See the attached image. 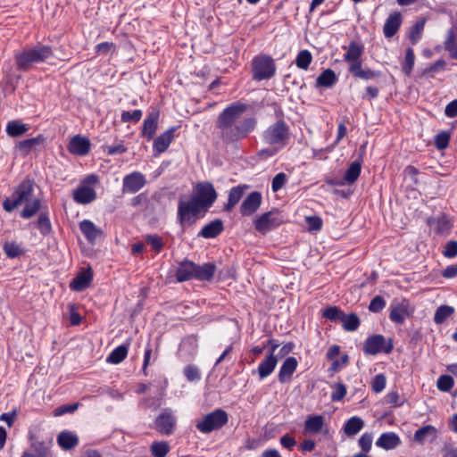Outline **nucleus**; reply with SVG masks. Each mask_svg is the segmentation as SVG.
I'll use <instances>...</instances> for the list:
<instances>
[{"label": "nucleus", "mask_w": 457, "mask_h": 457, "mask_svg": "<svg viewBox=\"0 0 457 457\" xmlns=\"http://www.w3.org/2000/svg\"><path fill=\"white\" fill-rule=\"evenodd\" d=\"M262 139L267 145L272 146V149L263 150L261 154L274 155L289 142L290 129L288 125L282 120H277L263 132Z\"/></svg>", "instance_id": "f257e3e1"}, {"label": "nucleus", "mask_w": 457, "mask_h": 457, "mask_svg": "<svg viewBox=\"0 0 457 457\" xmlns=\"http://www.w3.org/2000/svg\"><path fill=\"white\" fill-rule=\"evenodd\" d=\"M246 110L244 104H233L228 106L217 120V128L221 132V137L227 141H235V122L242 116Z\"/></svg>", "instance_id": "f03ea898"}, {"label": "nucleus", "mask_w": 457, "mask_h": 457, "mask_svg": "<svg viewBox=\"0 0 457 457\" xmlns=\"http://www.w3.org/2000/svg\"><path fill=\"white\" fill-rule=\"evenodd\" d=\"M53 56V50L48 46L38 45L33 48L15 54L19 69L27 71L33 63L42 62Z\"/></svg>", "instance_id": "7ed1b4c3"}, {"label": "nucleus", "mask_w": 457, "mask_h": 457, "mask_svg": "<svg viewBox=\"0 0 457 457\" xmlns=\"http://www.w3.org/2000/svg\"><path fill=\"white\" fill-rule=\"evenodd\" d=\"M34 192V183L29 180L26 179L23 180L14 190L12 196L9 198H6L3 202V207L4 209L11 212L15 208L21 204H25L29 201L34 199L36 196L33 195Z\"/></svg>", "instance_id": "20e7f679"}, {"label": "nucleus", "mask_w": 457, "mask_h": 457, "mask_svg": "<svg viewBox=\"0 0 457 457\" xmlns=\"http://www.w3.org/2000/svg\"><path fill=\"white\" fill-rule=\"evenodd\" d=\"M228 420V413L222 409H215L213 411L204 415L202 420L196 422V428L204 433L209 434L213 430L221 428Z\"/></svg>", "instance_id": "39448f33"}, {"label": "nucleus", "mask_w": 457, "mask_h": 457, "mask_svg": "<svg viewBox=\"0 0 457 457\" xmlns=\"http://www.w3.org/2000/svg\"><path fill=\"white\" fill-rule=\"evenodd\" d=\"M203 209L193 198L185 201L179 199L178 205V216L181 226H189L195 221L196 215Z\"/></svg>", "instance_id": "423d86ee"}, {"label": "nucleus", "mask_w": 457, "mask_h": 457, "mask_svg": "<svg viewBox=\"0 0 457 457\" xmlns=\"http://www.w3.org/2000/svg\"><path fill=\"white\" fill-rule=\"evenodd\" d=\"M253 77L256 80L271 78L276 71L273 60L266 55L257 56L253 60Z\"/></svg>", "instance_id": "0eeeda50"}, {"label": "nucleus", "mask_w": 457, "mask_h": 457, "mask_svg": "<svg viewBox=\"0 0 457 457\" xmlns=\"http://www.w3.org/2000/svg\"><path fill=\"white\" fill-rule=\"evenodd\" d=\"M196 193L192 197L199 205L207 210L210 208L217 198V193L211 183H199L195 187Z\"/></svg>", "instance_id": "6e6552de"}, {"label": "nucleus", "mask_w": 457, "mask_h": 457, "mask_svg": "<svg viewBox=\"0 0 457 457\" xmlns=\"http://www.w3.org/2000/svg\"><path fill=\"white\" fill-rule=\"evenodd\" d=\"M367 354H377L380 352L389 353L393 350L391 340L386 339L381 335H375L367 338L363 347Z\"/></svg>", "instance_id": "1a4fd4ad"}, {"label": "nucleus", "mask_w": 457, "mask_h": 457, "mask_svg": "<svg viewBox=\"0 0 457 457\" xmlns=\"http://www.w3.org/2000/svg\"><path fill=\"white\" fill-rule=\"evenodd\" d=\"M281 220L278 215L274 212H269L262 214L254 220L255 229L262 234L278 227Z\"/></svg>", "instance_id": "9d476101"}, {"label": "nucleus", "mask_w": 457, "mask_h": 457, "mask_svg": "<svg viewBox=\"0 0 457 457\" xmlns=\"http://www.w3.org/2000/svg\"><path fill=\"white\" fill-rule=\"evenodd\" d=\"M175 425L176 420L168 409L163 410L154 421L155 429L162 435L172 434Z\"/></svg>", "instance_id": "9b49d317"}, {"label": "nucleus", "mask_w": 457, "mask_h": 457, "mask_svg": "<svg viewBox=\"0 0 457 457\" xmlns=\"http://www.w3.org/2000/svg\"><path fill=\"white\" fill-rule=\"evenodd\" d=\"M46 138L43 135L36 137L25 139L15 145V151L22 156H27L33 151H37L44 145Z\"/></svg>", "instance_id": "f8f14e48"}, {"label": "nucleus", "mask_w": 457, "mask_h": 457, "mask_svg": "<svg viewBox=\"0 0 457 457\" xmlns=\"http://www.w3.org/2000/svg\"><path fill=\"white\" fill-rule=\"evenodd\" d=\"M145 184V177L139 172H133L124 177L122 192L134 194L139 191Z\"/></svg>", "instance_id": "ddd939ff"}, {"label": "nucleus", "mask_w": 457, "mask_h": 457, "mask_svg": "<svg viewBox=\"0 0 457 457\" xmlns=\"http://www.w3.org/2000/svg\"><path fill=\"white\" fill-rule=\"evenodd\" d=\"M262 199V197L260 192L254 191L250 193L241 204V214L244 216H249L254 213L260 207Z\"/></svg>", "instance_id": "4468645a"}, {"label": "nucleus", "mask_w": 457, "mask_h": 457, "mask_svg": "<svg viewBox=\"0 0 457 457\" xmlns=\"http://www.w3.org/2000/svg\"><path fill=\"white\" fill-rule=\"evenodd\" d=\"M430 228L437 235H447L453 227L451 220L445 214L428 220Z\"/></svg>", "instance_id": "2eb2a0df"}, {"label": "nucleus", "mask_w": 457, "mask_h": 457, "mask_svg": "<svg viewBox=\"0 0 457 457\" xmlns=\"http://www.w3.org/2000/svg\"><path fill=\"white\" fill-rule=\"evenodd\" d=\"M69 151L77 155H85L89 152L90 141L81 136H74L68 145Z\"/></svg>", "instance_id": "dca6fc26"}, {"label": "nucleus", "mask_w": 457, "mask_h": 457, "mask_svg": "<svg viewBox=\"0 0 457 457\" xmlns=\"http://www.w3.org/2000/svg\"><path fill=\"white\" fill-rule=\"evenodd\" d=\"M402 24V15L399 12L391 13L383 27V32L386 37L390 38L394 37L398 31Z\"/></svg>", "instance_id": "f3484780"}, {"label": "nucleus", "mask_w": 457, "mask_h": 457, "mask_svg": "<svg viewBox=\"0 0 457 457\" xmlns=\"http://www.w3.org/2000/svg\"><path fill=\"white\" fill-rule=\"evenodd\" d=\"M409 303L403 300L401 303H394L391 305L390 319L395 323L402 324L410 315Z\"/></svg>", "instance_id": "a211bd4d"}, {"label": "nucleus", "mask_w": 457, "mask_h": 457, "mask_svg": "<svg viewBox=\"0 0 457 457\" xmlns=\"http://www.w3.org/2000/svg\"><path fill=\"white\" fill-rule=\"evenodd\" d=\"M79 228L87 241L90 243H95V241L98 237H101L104 234L101 228L96 227L91 220H82L79 223Z\"/></svg>", "instance_id": "6ab92c4d"}, {"label": "nucleus", "mask_w": 457, "mask_h": 457, "mask_svg": "<svg viewBox=\"0 0 457 457\" xmlns=\"http://www.w3.org/2000/svg\"><path fill=\"white\" fill-rule=\"evenodd\" d=\"M175 128H170L161 134L154 142V151L160 154L167 150L174 137Z\"/></svg>", "instance_id": "aec40b11"}, {"label": "nucleus", "mask_w": 457, "mask_h": 457, "mask_svg": "<svg viewBox=\"0 0 457 457\" xmlns=\"http://www.w3.org/2000/svg\"><path fill=\"white\" fill-rule=\"evenodd\" d=\"M159 112L152 111L144 120L142 135L150 140L156 132L158 128Z\"/></svg>", "instance_id": "412c9836"}, {"label": "nucleus", "mask_w": 457, "mask_h": 457, "mask_svg": "<svg viewBox=\"0 0 457 457\" xmlns=\"http://www.w3.org/2000/svg\"><path fill=\"white\" fill-rule=\"evenodd\" d=\"M298 362L295 357H287L280 367L278 379L281 383L290 380L297 368Z\"/></svg>", "instance_id": "4be33fe9"}, {"label": "nucleus", "mask_w": 457, "mask_h": 457, "mask_svg": "<svg viewBox=\"0 0 457 457\" xmlns=\"http://www.w3.org/2000/svg\"><path fill=\"white\" fill-rule=\"evenodd\" d=\"M195 263L190 261L181 262L176 271L177 280L179 282L195 278Z\"/></svg>", "instance_id": "5701e85b"}, {"label": "nucleus", "mask_w": 457, "mask_h": 457, "mask_svg": "<svg viewBox=\"0 0 457 457\" xmlns=\"http://www.w3.org/2000/svg\"><path fill=\"white\" fill-rule=\"evenodd\" d=\"M92 272L88 270L80 272L77 277L71 282L70 287L72 290L79 292L83 291L89 287L92 281Z\"/></svg>", "instance_id": "b1692460"}, {"label": "nucleus", "mask_w": 457, "mask_h": 457, "mask_svg": "<svg viewBox=\"0 0 457 457\" xmlns=\"http://www.w3.org/2000/svg\"><path fill=\"white\" fill-rule=\"evenodd\" d=\"M223 223L220 220H215L206 224L198 233L199 237L204 238H213L223 231Z\"/></svg>", "instance_id": "393cba45"}, {"label": "nucleus", "mask_w": 457, "mask_h": 457, "mask_svg": "<svg viewBox=\"0 0 457 457\" xmlns=\"http://www.w3.org/2000/svg\"><path fill=\"white\" fill-rule=\"evenodd\" d=\"M96 197V191L89 187H80L73 193V198L79 204H89L94 201Z\"/></svg>", "instance_id": "a878e982"}, {"label": "nucleus", "mask_w": 457, "mask_h": 457, "mask_svg": "<svg viewBox=\"0 0 457 457\" xmlns=\"http://www.w3.org/2000/svg\"><path fill=\"white\" fill-rule=\"evenodd\" d=\"M436 436L437 429L431 425H427L416 430L414 434V441L423 445L426 440L429 439L430 441H433Z\"/></svg>", "instance_id": "bb28decb"}, {"label": "nucleus", "mask_w": 457, "mask_h": 457, "mask_svg": "<svg viewBox=\"0 0 457 457\" xmlns=\"http://www.w3.org/2000/svg\"><path fill=\"white\" fill-rule=\"evenodd\" d=\"M57 442L63 450H71L79 444V437L71 431H62L58 435Z\"/></svg>", "instance_id": "cd10ccee"}, {"label": "nucleus", "mask_w": 457, "mask_h": 457, "mask_svg": "<svg viewBox=\"0 0 457 457\" xmlns=\"http://www.w3.org/2000/svg\"><path fill=\"white\" fill-rule=\"evenodd\" d=\"M278 363V357L270 353L259 365L258 373L260 378H264L272 373Z\"/></svg>", "instance_id": "c85d7f7f"}, {"label": "nucleus", "mask_w": 457, "mask_h": 457, "mask_svg": "<svg viewBox=\"0 0 457 457\" xmlns=\"http://www.w3.org/2000/svg\"><path fill=\"white\" fill-rule=\"evenodd\" d=\"M401 443L399 436L393 433H384L377 440L376 445L386 450L395 448Z\"/></svg>", "instance_id": "c756f323"}, {"label": "nucleus", "mask_w": 457, "mask_h": 457, "mask_svg": "<svg viewBox=\"0 0 457 457\" xmlns=\"http://www.w3.org/2000/svg\"><path fill=\"white\" fill-rule=\"evenodd\" d=\"M324 425V418L321 415L309 416L304 422V432L317 434L321 431Z\"/></svg>", "instance_id": "7c9ffc66"}, {"label": "nucleus", "mask_w": 457, "mask_h": 457, "mask_svg": "<svg viewBox=\"0 0 457 457\" xmlns=\"http://www.w3.org/2000/svg\"><path fill=\"white\" fill-rule=\"evenodd\" d=\"M363 52V48L358 43L353 41L349 44L348 49L345 54V60L351 64L361 63L359 61L361 54Z\"/></svg>", "instance_id": "2f4dec72"}, {"label": "nucleus", "mask_w": 457, "mask_h": 457, "mask_svg": "<svg viewBox=\"0 0 457 457\" xmlns=\"http://www.w3.org/2000/svg\"><path fill=\"white\" fill-rule=\"evenodd\" d=\"M256 121L253 118L244 120L240 124L235 126V140L245 137L255 127Z\"/></svg>", "instance_id": "473e14b6"}, {"label": "nucleus", "mask_w": 457, "mask_h": 457, "mask_svg": "<svg viewBox=\"0 0 457 457\" xmlns=\"http://www.w3.org/2000/svg\"><path fill=\"white\" fill-rule=\"evenodd\" d=\"M215 270L216 266L212 262L204 263L199 266L195 264V278L199 280H210L213 277Z\"/></svg>", "instance_id": "72a5a7b5"}, {"label": "nucleus", "mask_w": 457, "mask_h": 457, "mask_svg": "<svg viewBox=\"0 0 457 457\" xmlns=\"http://www.w3.org/2000/svg\"><path fill=\"white\" fill-rule=\"evenodd\" d=\"M246 188V186H237L230 189L228 203L225 206L226 211L230 212L236 206L242 198Z\"/></svg>", "instance_id": "f704fd0d"}, {"label": "nucleus", "mask_w": 457, "mask_h": 457, "mask_svg": "<svg viewBox=\"0 0 457 457\" xmlns=\"http://www.w3.org/2000/svg\"><path fill=\"white\" fill-rule=\"evenodd\" d=\"M363 426L364 422L361 418L352 417L345 422L344 426V431L348 436H353L359 433Z\"/></svg>", "instance_id": "c9c22d12"}, {"label": "nucleus", "mask_w": 457, "mask_h": 457, "mask_svg": "<svg viewBox=\"0 0 457 457\" xmlns=\"http://www.w3.org/2000/svg\"><path fill=\"white\" fill-rule=\"evenodd\" d=\"M29 130L27 124L21 123L19 120L9 121L6 126V132L10 137H16L25 134Z\"/></svg>", "instance_id": "e433bc0d"}, {"label": "nucleus", "mask_w": 457, "mask_h": 457, "mask_svg": "<svg viewBox=\"0 0 457 457\" xmlns=\"http://www.w3.org/2000/svg\"><path fill=\"white\" fill-rule=\"evenodd\" d=\"M349 71L353 76L366 80L372 79L378 75L377 72L371 70H362L361 63L351 64Z\"/></svg>", "instance_id": "4c0bfd02"}, {"label": "nucleus", "mask_w": 457, "mask_h": 457, "mask_svg": "<svg viewBox=\"0 0 457 457\" xmlns=\"http://www.w3.org/2000/svg\"><path fill=\"white\" fill-rule=\"evenodd\" d=\"M445 48L450 53V56L457 59V34L453 29H449L445 43Z\"/></svg>", "instance_id": "58836bf2"}, {"label": "nucleus", "mask_w": 457, "mask_h": 457, "mask_svg": "<svg viewBox=\"0 0 457 457\" xmlns=\"http://www.w3.org/2000/svg\"><path fill=\"white\" fill-rule=\"evenodd\" d=\"M340 322L342 323L344 329L346 331H354L360 325V320L355 313H351L349 315L343 313Z\"/></svg>", "instance_id": "ea45409f"}, {"label": "nucleus", "mask_w": 457, "mask_h": 457, "mask_svg": "<svg viewBox=\"0 0 457 457\" xmlns=\"http://www.w3.org/2000/svg\"><path fill=\"white\" fill-rule=\"evenodd\" d=\"M40 200L37 197L29 201L24 204V209L22 210L21 215L22 218L29 219L34 216L40 209Z\"/></svg>", "instance_id": "a19ab883"}, {"label": "nucleus", "mask_w": 457, "mask_h": 457, "mask_svg": "<svg viewBox=\"0 0 457 457\" xmlns=\"http://www.w3.org/2000/svg\"><path fill=\"white\" fill-rule=\"evenodd\" d=\"M361 165L359 162H353L345 173L344 181L347 184H353L356 181L361 173Z\"/></svg>", "instance_id": "79ce46f5"}, {"label": "nucleus", "mask_w": 457, "mask_h": 457, "mask_svg": "<svg viewBox=\"0 0 457 457\" xmlns=\"http://www.w3.org/2000/svg\"><path fill=\"white\" fill-rule=\"evenodd\" d=\"M128 354V346L122 345L116 347L107 357V361L113 364L121 362Z\"/></svg>", "instance_id": "37998d69"}, {"label": "nucleus", "mask_w": 457, "mask_h": 457, "mask_svg": "<svg viewBox=\"0 0 457 457\" xmlns=\"http://www.w3.org/2000/svg\"><path fill=\"white\" fill-rule=\"evenodd\" d=\"M337 81V76L335 72L328 69L324 71L318 78H317V85L320 87H329L335 84Z\"/></svg>", "instance_id": "c03bdc74"}, {"label": "nucleus", "mask_w": 457, "mask_h": 457, "mask_svg": "<svg viewBox=\"0 0 457 457\" xmlns=\"http://www.w3.org/2000/svg\"><path fill=\"white\" fill-rule=\"evenodd\" d=\"M150 451L154 457H166L170 445L165 441H154L150 446Z\"/></svg>", "instance_id": "a18cd8bd"}, {"label": "nucleus", "mask_w": 457, "mask_h": 457, "mask_svg": "<svg viewBox=\"0 0 457 457\" xmlns=\"http://www.w3.org/2000/svg\"><path fill=\"white\" fill-rule=\"evenodd\" d=\"M454 312V308L449 305L439 306L434 315V321L436 324H442L447 318Z\"/></svg>", "instance_id": "49530a36"}, {"label": "nucleus", "mask_w": 457, "mask_h": 457, "mask_svg": "<svg viewBox=\"0 0 457 457\" xmlns=\"http://www.w3.org/2000/svg\"><path fill=\"white\" fill-rule=\"evenodd\" d=\"M424 27L425 20H420L416 21L415 24L411 27L409 33V38L412 45L417 44L420 39Z\"/></svg>", "instance_id": "de8ad7c7"}, {"label": "nucleus", "mask_w": 457, "mask_h": 457, "mask_svg": "<svg viewBox=\"0 0 457 457\" xmlns=\"http://www.w3.org/2000/svg\"><path fill=\"white\" fill-rule=\"evenodd\" d=\"M312 60V56L308 50H302L295 60L296 66L300 69L306 70L311 62Z\"/></svg>", "instance_id": "09e8293b"}, {"label": "nucleus", "mask_w": 457, "mask_h": 457, "mask_svg": "<svg viewBox=\"0 0 457 457\" xmlns=\"http://www.w3.org/2000/svg\"><path fill=\"white\" fill-rule=\"evenodd\" d=\"M4 251L10 258H16L23 253L21 247L15 242H6L4 245Z\"/></svg>", "instance_id": "8fccbe9b"}, {"label": "nucleus", "mask_w": 457, "mask_h": 457, "mask_svg": "<svg viewBox=\"0 0 457 457\" xmlns=\"http://www.w3.org/2000/svg\"><path fill=\"white\" fill-rule=\"evenodd\" d=\"M414 62H415V55H414V52L411 48H408L406 50V54H405V58H404V62H403V71L406 74V75H410L411 71H412V68H413V65H414Z\"/></svg>", "instance_id": "3c124183"}, {"label": "nucleus", "mask_w": 457, "mask_h": 457, "mask_svg": "<svg viewBox=\"0 0 457 457\" xmlns=\"http://www.w3.org/2000/svg\"><path fill=\"white\" fill-rule=\"evenodd\" d=\"M343 313L337 306H330L323 311L322 315L332 321L340 322Z\"/></svg>", "instance_id": "603ef678"}, {"label": "nucleus", "mask_w": 457, "mask_h": 457, "mask_svg": "<svg viewBox=\"0 0 457 457\" xmlns=\"http://www.w3.org/2000/svg\"><path fill=\"white\" fill-rule=\"evenodd\" d=\"M453 378L448 375H442L437 379V388L443 392H448L453 386Z\"/></svg>", "instance_id": "864d4df0"}, {"label": "nucleus", "mask_w": 457, "mask_h": 457, "mask_svg": "<svg viewBox=\"0 0 457 457\" xmlns=\"http://www.w3.org/2000/svg\"><path fill=\"white\" fill-rule=\"evenodd\" d=\"M386 383V377L383 374H378L371 381V388L375 393H380L385 389Z\"/></svg>", "instance_id": "5fc2aeb1"}, {"label": "nucleus", "mask_w": 457, "mask_h": 457, "mask_svg": "<svg viewBox=\"0 0 457 457\" xmlns=\"http://www.w3.org/2000/svg\"><path fill=\"white\" fill-rule=\"evenodd\" d=\"M450 141V135L446 132H441L435 137V145L439 150L445 149Z\"/></svg>", "instance_id": "6e6d98bb"}, {"label": "nucleus", "mask_w": 457, "mask_h": 457, "mask_svg": "<svg viewBox=\"0 0 457 457\" xmlns=\"http://www.w3.org/2000/svg\"><path fill=\"white\" fill-rule=\"evenodd\" d=\"M37 228L43 234H47L51 230V223L46 213H41L37 220Z\"/></svg>", "instance_id": "4d7b16f0"}, {"label": "nucleus", "mask_w": 457, "mask_h": 457, "mask_svg": "<svg viewBox=\"0 0 457 457\" xmlns=\"http://www.w3.org/2000/svg\"><path fill=\"white\" fill-rule=\"evenodd\" d=\"M334 391L331 394V399L334 402L341 401L346 395V387L342 383H337L334 386Z\"/></svg>", "instance_id": "13d9d810"}, {"label": "nucleus", "mask_w": 457, "mask_h": 457, "mask_svg": "<svg viewBox=\"0 0 457 457\" xmlns=\"http://www.w3.org/2000/svg\"><path fill=\"white\" fill-rule=\"evenodd\" d=\"M373 437L371 434L365 433L359 439V445L364 453H367L372 445Z\"/></svg>", "instance_id": "bf43d9fd"}, {"label": "nucleus", "mask_w": 457, "mask_h": 457, "mask_svg": "<svg viewBox=\"0 0 457 457\" xmlns=\"http://www.w3.org/2000/svg\"><path fill=\"white\" fill-rule=\"evenodd\" d=\"M443 254L446 258H453L457 255V241H448L443 250Z\"/></svg>", "instance_id": "052dcab7"}, {"label": "nucleus", "mask_w": 457, "mask_h": 457, "mask_svg": "<svg viewBox=\"0 0 457 457\" xmlns=\"http://www.w3.org/2000/svg\"><path fill=\"white\" fill-rule=\"evenodd\" d=\"M385 306L386 302L383 299V297H381L380 295H377L371 300L369 305V310L372 312H379L384 309Z\"/></svg>", "instance_id": "680f3d73"}, {"label": "nucleus", "mask_w": 457, "mask_h": 457, "mask_svg": "<svg viewBox=\"0 0 457 457\" xmlns=\"http://www.w3.org/2000/svg\"><path fill=\"white\" fill-rule=\"evenodd\" d=\"M287 175L283 172L278 173L272 180V190L273 192H278L281 189L287 182Z\"/></svg>", "instance_id": "e2e57ef3"}, {"label": "nucleus", "mask_w": 457, "mask_h": 457, "mask_svg": "<svg viewBox=\"0 0 457 457\" xmlns=\"http://www.w3.org/2000/svg\"><path fill=\"white\" fill-rule=\"evenodd\" d=\"M145 241L148 245H150L152 246V248L154 250H155L157 252H159L163 246V242H162V238L155 235L146 236Z\"/></svg>", "instance_id": "0e129e2a"}, {"label": "nucleus", "mask_w": 457, "mask_h": 457, "mask_svg": "<svg viewBox=\"0 0 457 457\" xmlns=\"http://www.w3.org/2000/svg\"><path fill=\"white\" fill-rule=\"evenodd\" d=\"M79 408V403L73 404H65L56 408L54 411V416H61L65 413H72Z\"/></svg>", "instance_id": "69168bd1"}, {"label": "nucleus", "mask_w": 457, "mask_h": 457, "mask_svg": "<svg viewBox=\"0 0 457 457\" xmlns=\"http://www.w3.org/2000/svg\"><path fill=\"white\" fill-rule=\"evenodd\" d=\"M184 374L189 381L200 379V373L196 367L189 365L184 369Z\"/></svg>", "instance_id": "338daca9"}, {"label": "nucleus", "mask_w": 457, "mask_h": 457, "mask_svg": "<svg viewBox=\"0 0 457 457\" xmlns=\"http://www.w3.org/2000/svg\"><path fill=\"white\" fill-rule=\"evenodd\" d=\"M142 117V112L140 110H135L132 112H123L121 114V120L128 122L130 120L138 121Z\"/></svg>", "instance_id": "774afa93"}]
</instances>
